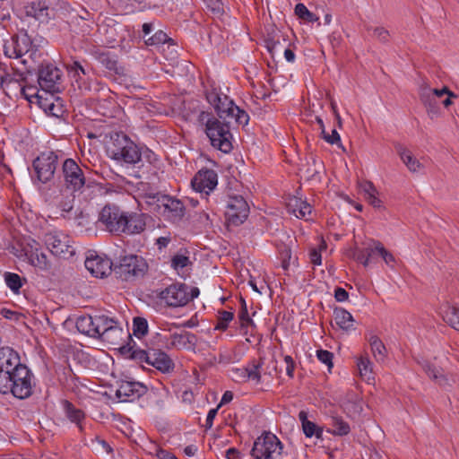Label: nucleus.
Returning a JSON list of instances; mask_svg holds the SVG:
<instances>
[{"mask_svg": "<svg viewBox=\"0 0 459 459\" xmlns=\"http://www.w3.org/2000/svg\"><path fill=\"white\" fill-rule=\"evenodd\" d=\"M63 409L65 416L72 421L80 424L81 420L84 418V413L82 410L76 408L71 402L64 400L62 402Z\"/></svg>", "mask_w": 459, "mask_h": 459, "instance_id": "obj_35", "label": "nucleus"}, {"mask_svg": "<svg viewBox=\"0 0 459 459\" xmlns=\"http://www.w3.org/2000/svg\"><path fill=\"white\" fill-rule=\"evenodd\" d=\"M40 106L44 108L47 114L52 117H60L64 114L63 107L59 102H48V100H45L44 102H40Z\"/></svg>", "mask_w": 459, "mask_h": 459, "instance_id": "obj_47", "label": "nucleus"}, {"mask_svg": "<svg viewBox=\"0 0 459 459\" xmlns=\"http://www.w3.org/2000/svg\"><path fill=\"white\" fill-rule=\"evenodd\" d=\"M107 152L111 160L138 167L143 160L150 164L157 160L153 152L148 148L139 147L124 133H115L111 135Z\"/></svg>", "mask_w": 459, "mask_h": 459, "instance_id": "obj_1", "label": "nucleus"}, {"mask_svg": "<svg viewBox=\"0 0 459 459\" xmlns=\"http://www.w3.org/2000/svg\"><path fill=\"white\" fill-rule=\"evenodd\" d=\"M206 100L213 106L219 117L218 119L229 121L230 117H233L237 106L227 95L219 92L216 89H212L206 91Z\"/></svg>", "mask_w": 459, "mask_h": 459, "instance_id": "obj_13", "label": "nucleus"}, {"mask_svg": "<svg viewBox=\"0 0 459 459\" xmlns=\"http://www.w3.org/2000/svg\"><path fill=\"white\" fill-rule=\"evenodd\" d=\"M200 290L197 287L176 282L157 292L160 301L169 307H184L197 298Z\"/></svg>", "mask_w": 459, "mask_h": 459, "instance_id": "obj_2", "label": "nucleus"}, {"mask_svg": "<svg viewBox=\"0 0 459 459\" xmlns=\"http://www.w3.org/2000/svg\"><path fill=\"white\" fill-rule=\"evenodd\" d=\"M208 9L214 14H221L223 13V4L221 0H204Z\"/></svg>", "mask_w": 459, "mask_h": 459, "instance_id": "obj_58", "label": "nucleus"}, {"mask_svg": "<svg viewBox=\"0 0 459 459\" xmlns=\"http://www.w3.org/2000/svg\"><path fill=\"white\" fill-rule=\"evenodd\" d=\"M146 393V386L139 382L123 381L116 391L120 402H132Z\"/></svg>", "mask_w": 459, "mask_h": 459, "instance_id": "obj_19", "label": "nucleus"}, {"mask_svg": "<svg viewBox=\"0 0 459 459\" xmlns=\"http://www.w3.org/2000/svg\"><path fill=\"white\" fill-rule=\"evenodd\" d=\"M317 359L325 364L328 368L333 367V353L325 350H318L316 351Z\"/></svg>", "mask_w": 459, "mask_h": 459, "instance_id": "obj_57", "label": "nucleus"}, {"mask_svg": "<svg viewBox=\"0 0 459 459\" xmlns=\"http://www.w3.org/2000/svg\"><path fill=\"white\" fill-rule=\"evenodd\" d=\"M239 377H243L245 380L254 381L255 384L260 383L262 374V363H252L247 368L237 369Z\"/></svg>", "mask_w": 459, "mask_h": 459, "instance_id": "obj_29", "label": "nucleus"}, {"mask_svg": "<svg viewBox=\"0 0 459 459\" xmlns=\"http://www.w3.org/2000/svg\"><path fill=\"white\" fill-rule=\"evenodd\" d=\"M62 171L67 188L74 192L80 191L86 184L82 169L73 159H66L64 161Z\"/></svg>", "mask_w": 459, "mask_h": 459, "instance_id": "obj_15", "label": "nucleus"}, {"mask_svg": "<svg viewBox=\"0 0 459 459\" xmlns=\"http://www.w3.org/2000/svg\"><path fill=\"white\" fill-rule=\"evenodd\" d=\"M443 319L451 327L459 331V308L446 304L442 308Z\"/></svg>", "mask_w": 459, "mask_h": 459, "instance_id": "obj_32", "label": "nucleus"}, {"mask_svg": "<svg viewBox=\"0 0 459 459\" xmlns=\"http://www.w3.org/2000/svg\"><path fill=\"white\" fill-rule=\"evenodd\" d=\"M281 39H282L284 42L286 41L280 30L273 31L272 35H268L267 38H265V47L272 56H274L276 53L283 51L284 46L281 43Z\"/></svg>", "mask_w": 459, "mask_h": 459, "instance_id": "obj_30", "label": "nucleus"}, {"mask_svg": "<svg viewBox=\"0 0 459 459\" xmlns=\"http://www.w3.org/2000/svg\"><path fill=\"white\" fill-rule=\"evenodd\" d=\"M233 312L224 310L219 312L218 323L215 326V329L225 331L228 328L229 323L233 319Z\"/></svg>", "mask_w": 459, "mask_h": 459, "instance_id": "obj_51", "label": "nucleus"}, {"mask_svg": "<svg viewBox=\"0 0 459 459\" xmlns=\"http://www.w3.org/2000/svg\"><path fill=\"white\" fill-rule=\"evenodd\" d=\"M149 366H152L162 373H169L174 368V362L167 353L160 350H151Z\"/></svg>", "mask_w": 459, "mask_h": 459, "instance_id": "obj_23", "label": "nucleus"}, {"mask_svg": "<svg viewBox=\"0 0 459 459\" xmlns=\"http://www.w3.org/2000/svg\"><path fill=\"white\" fill-rule=\"evenodd\" d=\"M121 350H122V352H125L126 351L130 352L129 357L132 359H134L139 363L145 362L146 364H148L150 361L151 350L144 351V350H141V349H134V348H126V347H122Z\"/></svg>", "mask_w": 459, "mask_h": 459, "instance_id": "obj_40", "label": "nucleus"}, {"mask_svg": "<svg viewBox=\"0 0 459 459\" xmlns=\"http://www.w3.org/2000/svg\"><path fill=\"white\" fill-rule=\"evenodd\" d=\"M364 258H394V255L389 253L387 249L384 247V245L376 240H371L368 246L365 247V254H363Z\"/></svg>", "mask_w": 459, "mask_h": 459, "instance_id": "obj_26", "label": "nucleus"}, {"mask_svg": "<svg viewBox=\"0 0 459 459\" xmlns=\"http://www.w3.org/2000/svg\"><path fill=\"white\" fill-rule=\"evenodd\" d=\"M299 419L301 421L302 429L307 437L315 436L316 438H322L323 429L307 420V413L305 411H299Z\"/></svg>", "mask_w": 459, "mask_h": 459, "instance_id": "obj_27", "label": "nucleus"}, {"mask_svg": "<svg viewBox=\"0 0 459 459\" xmlns=\"http://www.w3.org/2000/svg\"><path fill=\"white\" fill-rule=\"evenodd\" d=\"M170 39L161 30H157L152 36L145 39V44L148 46H159L169 41Z\"/></svg>", "mask_w": 459, "mask_h": 459, "instance_id": "obj_50", "label": "nucleus"}, {"mask_svg": "<svg viewBox=\"0 0 459 459\" xmlns=\"http://www.w3.org/2000/svg\"><path fill=\"white\" fill-rule=\"evenodd\" d=\"M45 243L52 255L59 258H68L74 255L75 248L69 245V241L52 234L46 236Z\"/></svg>", "mask_w": 459, "mask_h": 459, "instance_id": "obj_18", "label": "nucleus"}, {"mask_svg": "<svg viewBox=\"0 0 459 459\" xmlns=\"http://www.w3.org/2000/svg\"><path fill=\"white\" fill-rule=\"evenodd\" d=\"M76 328L77 330L90 337L94 338V320L93 316L90 315L81 316L76 320Z\"/></svg>", "mask_w": 459, "mask_h": 459, "instance_id": "obj_33", "label": "nucleus"}, {"mask_svg": "<svg viewBox=\"0 0 459 459\" xmlns=\"http://www.w3.org/2000/svg\"><path fill=\"white\" fill-rule=\"evenodd\" d=\"M12 248L17 258H47V255L39 251L40 244L30 238L16 240Z\"/></svg>", "mask_w": 459, "mask_h": 459, "instance_id": "obj_17", "label": "nucleus"}, {"mask_svg": "<svg viewBox=\"0 0 459 459\" xmlns=\"http://www.w3.org/2000/svg\"><path fill=\"white\" fill-rule=\"evenodd\" d=\"M230 118L234 119L237 124L243 125V126L247 125V123L249 121L248 114L245 110L240 109L238 106L234 111L233 117H230Z\"/></svg>", "mask_w": 459, "mask_h": 459, "instance_id": "obj_56", "label": "nucleus"}, {"mask_svg": "<svg viewBox=\"0 0 459 459\" xmlns=\"http://www.w3.org/2000/svg\"><path fill=\"white\" fill-rule=\"evenodd\" d=\"M126 212L115 204L105 205L100 212L99 221L110 233L120 235L126 225Z\"/></svg>", "mask_w": 459, "mask_h": 459, "instance_id": "obj_7", "label": "nucleus"}, {"mask_svg": "<svg viewBox=\"0 0 459 459\" xmlns=\"http://www.w3.org/2000/svg\"><path fill=\"white\" fill-rule=\"evenodd\" d=\"M13 377V372L0 368V393L8 394L9 386Z\"/></svg>", "mask_w": 459, "mask_h": 459, "instance_id": "obj_49", "label": "nucleus"}, {"mask_svg": "<svg viewBox=\"0 0 459 459\" xmlns=\"http://www.w3.org/2000/svg\"><path fill=\"white\" fill-rule=\"evenodd\" d=\"M170 339V345L177 349L195 351L197 343L196 335L189 332L175 333L171 334Z\"/></svg>", "mask_w": 459, "mask_h": 459, "instance_id": "obj_24", "label": "nucleus"}, {"mask_svg": "<svg viewBox=\"0 0 459 459\" xmlns=\"http://www.w3.org/2000/svg\"><path fill=\"white\" fill-rule=\"evenodd\" d=\"M32 378L33 374L25 365L18 368L13 374L8 394L19 399L28 398L32 394Z\"/></svg>", "mask_w": 459, "mask_h": 459, "instance_id": "obj_8", "label": "nucleus"}, {"mask_svg": "<svg viewBox=\"0 0 459 459\" xmlns=\"http://www.w3.org/2000/svg\"><path fill=\"white\" fill-rule=\"evenodd\" d=\"M367 30L368 31L372 30L373 37L376 38L377 40H379L382 43H387L389 41L390 33L384 27L372 28V27L368 26Z\"/></svg>", "mask_w": 459, "mask_h": 459, "instance_id": "obj_52", "label": "nucleus"}, {"mask_svg": "<svg viewBox=\"0 0 459 459\" xmlns=\"http://www.w3.org/2000/svg\"><path fill=\"white\" fill-rule=\"evenodd\" d=\"M149 205H156L160 213L174 222H178L185 216L186 208L179 199L160 193L146 195Z\"/></svg>", "mask_w": 459, "mask_h": 459, "instance_id": "obj_5", "label": "nucleus"}, {"mask_svg": "<svg viewBox=\"0 0 459 459\" xmlns=\"http://www.w3.org/2000/svg\"><path fill=\"white\" fill-rule=\"evenodd\" d=\"M249 206L241 195L230 196L226 204L225 216L229 224L238 226L248 217Z\"/></svg>", "mask_w": 459, "mask_h": 459, "instance_id": "obj_12", "label": "nucleus"}, {"mask_svg": "<svg viewBox=\"0 0 459 459\" xmlns=\"http://www.w3.org/2000/svg\"><path fill=\"white\" fill-rule=\"evenodd\" d=\"M295 14L299 18L308 22L318 21V17L310 12L304 4H297L295 6Z\"/></svg>", "mask_w": 459, "mask_h": 459, "instance_id": "obj_46", "label": "nucleus"}, {"mask_svg": "<svg viewBox=\"0 0 459 459\" xmlns=\"http://www.w3.org/2000/svg\"><path fill=\"white\" fill-rule=\"evenodd\" d=\"M333 318L335 324L344 332L348 333L356 329L353 316L344 308L336 307L333 310Z\"/></svg>", "mask_w": 459, "mask_h": 459, "instance_id": "obj_25", "label": "nucleus"}, {"mask_svg": "<svg viewBox=\"0 0 459 459\" xmlns=\"http://www.w3.org/2000/svg\"><path fill=\"white\" fill-rule=\"evenodd\" d=\"M94 320V338L100 339L112 345L119 344L125 335L124 330L115 317L106 315H96Z\"/></svg>", "mask_w": 459, "mask_h": 459, "instance_id": "obj_3", "label": "nucleus"}, {"mask_svg": "<svg viewBox=\"0 0 459 459\" xmlns=\"http://www.w3.org/2000/svg\"><path fill=\"white\" fill-rule=\"evenodd\" d=\"M66 68L69 72L74 73V78L78 83L79 88H82V75H86L87 72L79 61H73L71 64L66 65Z\"/></svg>", "mask_w": 459, "mask_h": 459, "instance_id": "obj_43", "label": "nucleus"}, {"mask_svg": "<svg viewBox=\"0 0 459 459\" xmlns=\"http://www.w3.org/2000/svg\"><path fill=\"white\" fill-rule=\"evenodd\" d=\"M326 242L324 239H320L318 246L310 249V258H322L323 251L326 250Z\"/></svg>", "mask_w": 459, "mask_h": 459, "instance_id": "obj_59", "label": "nucleus"}, {"mask_svg": "<svg viewBox=\"0 0 459 459\" xmlns=\"http://www.w3.org/2000/svg\"><path fill=\"white\" fill-rule=\"evenodd\" d=\"M423 369L425 373L429 376V377L435 381L439 385H450L447 377L443 374V370L441 368H437L434 365L427 362L423 365Z\"/></svg>", "mask_w": 459, "mask_h": 459, "instance_id": "obj_31", "label": "nucleus"}, {"mask_svg": "<svg viewBox=\"0 0 459 459\" xmlns=\"http://www.w3.org/2000/svg\"><path fill=\"white\" fill-rule=\"evenodd\" d=\"M205 132L214 148L225 153L232 150L230 121H221L216 117L209 118L205 124Z\"/></svg>", "mask_w": 459, "mask_h": 459, "instance_id": "obj_4", "label": "nucleus"}, {"mask_svg": "<svg viewBox=\"0 0 459 459\" xmlns=\"http://www.w3.org/2000/svg\"><path fill=\"white\" fill-rule=\"evenodd\" d=\"M74 13H72V20L81 19L82 21H89L91 18V14L84 8L79 10H74Z\"/></svg>", "mask_w": 459, "mask_h": 459, "instance_id": "obj_61", "label": "nucleus"}, {"mask_svg": "<svg viewBox=\"0 0 459 459\" xmlns=\"http://www.w3.org/2000/svg\"><path fill=\"white\" fill-rule=\"evenodd\" d=\"M133 332L136 337H142L148 332V323L143 317H134Z\"/></svg>", "mask_w": 459, "mask_h": 459, "instance_id": "obj_48", "label": "nucleus"}, {"mask_svg": "<svg viewBox=\"0 0 459 459\" xmlns=\"http://www.w3.org/2000/svg\"><path fill=\"white\" fill-rule=\"evenodd\" d=\"M99 62L102 64L109 71H114L116 74H118L117 61L114 56L110 55L108 52L100 53L97 56Z\"/></svg>", "mask_w": 459, "mask_h": 459, "instance_id": "obj_45", "label": "nucleus"}, {"mask_svg": "<svg viewBox=\"0 0 459 459\" xmlns=\"http://www.w3.org/2000/svg\"><path fill=\"white\" fill-rule=\"evenodd\" d=\"M334 298L338 302L346 301L349 298V293L341 287H338L334 290Z\"/></svg>", "mask_w": 459, "mask_h": 459, "instance_id": "obj_62", "label": "nucleus"}, {"mask_svg": "<svg viewBox=\"0 0 459 459\" xmlns=\"http://www.w3.org/2000/svg\"><path fill=\"white\" fill-rule=\"evenodd\" d=\"M312 208L308 203L302 200V205H300L299 214H298V218H305L306 215L310 214Z\"/></svg>", "mask_w": 459, "mask_h": 459, "instance_id": "obj_63", "label": "nucleus"}, {"mask_svg": "<svg viewBox=\"0 0 459 459\" xmlns=\"http://www.w3.org/2000/svg\"><path fill=\"white\" fill-rule=\"evenodd\" d=\"M325 141L330 144H336L338 147L342 148V150L344 151V148L342 147V145L341 143L340 134L336 131V129H333L331 134H328V135H325Z\"/></svg>", "mask_w": 459, "mask_h": 459, "instance_id": "obj_60", "label": "nucleus"}, {"mask_svg": "<svg viewBox=\"0 0 459 459\" xmlns=\"http://www.w3.org/2000/svg\"><path fill=\"white\" fill-rule=\"evenodd\" d=\"M360 193L363 194L364 198L371 195H378V191L371 181H362L359 184Z\"/></svg>", "mask_w": 459, "mask_h": 459, "instance_id": "obj_55", "label": "nucleus"}, {"mask_svg": "<svg viewBox=\"0 0 459 459\" xmlns=\"http://www.w3.org/2000/svg\"><path fill=\"white\" fill-rule=\"evenodd\" d=\"M74 202V196L72 194L69 195H61V196H56L53 200V204L57 206L63 212H69L73 210Z\"/></svg>", "mask_w": 459, "mask_h": 459, "instance_id": "obj_41", "label": "nucleus"}, {"mask_svg": "<svg viewBox=\"0 0 459 459\" xmlns=\"http://www.w3.org/2000/svg\"><path fill=\"white\" fill-rule=\"evenodd\" d=\"M85 268L96 278H104L114 273L115 260H84Z\"/></svg>", "mask_w": 459, "mask_h": 459, "instance_id": "obj_20", "label": "nucleus"}, {"mask_svg": "<svg viewBox=\"0 0 459 459\" xmlns=\"http://www.w3.org/2000/svg\"><path fill=\"white\" fill-rule=\"evenodd\" d=\"M114 273L123 281L143 278L149 270L146 260H115Z\"/></svg>", "mask_w": 459, "mask_h": 459, "instance_id": "obj_9", "label": "nucleus"}, {"mask_svg": "<svg viewBox=\"0 0 459 459\" xmlns=\"http://www.w3.org/2000/svg\"><path fill=\"white\" fill-rule=\"evenodd\" d=\"M171 267L181 279L186 280L191 274L192 262L190 260H171Z\"/></svg>", "mask_w": 459, "mask_h": 459, "instance_id": "obj_38", "label": "nucleus"}, {"mask_svg": "<svg viewBox=\"0 0 459 459\" xmlns=\"http://www.w3.org/2000/svg\"><path fill=\"white\" fill-rule=\"evenodd\" d=\"M397 152L411 172H417L422 168V164L417 160L412 153L406 148L399 145L397 146Z\"/></svg>", "mask_w": 459, "mask_h": 459, "instance_id": "obj_28", "label": "nucleus"}, {"mask_svg": "<svg viewBox=\"0 0 459 459\" xmlns=\"http://www.w3.org/2000/svg\"><path fill=\"white\" fill-rule=\"evenodd\" d=\"M281 448L277 437L268 433L255 441L251 455L255 459H277L281 455Z\"/></svg>", "mask_w": 459, "mask_h": 459, "instance_id": "obj_6", "label": "nucleus"}, {"mask_svg": "<svg viewBox=\"0 0 459 459\" xmlns=\"http://www.w3.org/2000/svg\"><path fill=\"white\" fill-rule=\"evenodd\" d=\"M300 205H302V200L299 197H290L287 202V210L290 213L294 214L298 218L299 214Z\"/></svg>", "mask_w": 459, "mask_h": 459, "instance_id": "obj_53", "label": "nucleus"}, {"mask_svg": "<svg viewBox=\"0 0 459 459\" xmlns=\"http://www.w3.org/2000/svg\"><path fill=\"white\" fill-rule=\"evenodd\" d=\"M4 281L8 288L15 294L20 293V289L22 287V278L14 273L6 272L4 274Z\"/></svg>", "mask_w": 459, "mask_h": 459, "instance_id": "obj_42", "label": "nucleus"}, {"mask_svg": "<svg viewBox=\"0 0 459 459\" xmlns=\"http://www.w3.org/2000/svg\"><path fill=\"white\" fill-rule=\"evenodd\" d=\"M358 368L360 377L368 382L375 379L373 373V365L368 357H361L358 361Z\"/></svg>", "mask_w": 459, "mask_h": 459, "instance_id": "obj_36", "label": "nucleus"}, {"mask_svg": "<svg viewBox=\"0 0 459 459\" xmlns=\"http://www.w3.org/2000/svg\"><path fill=\"white\" fill-rule=\"evenodd\" d=\"M35 271L41 275L53 274L56 265L51 260H29Z\"/></svg>", "mask_w": 459, "mask_h": 459, "instance_id": "obj_37", "label": "nucleus"}, {"mask_svg": "<svg viewBox=\"0 0 459 459\" xmlns=\"http://www.w3.org/2000/svg\"><path fill=\"white\" fill-rule=\"evenodd\" d=\"M147 215L145 213L126 212V225L123 226L122 233L127 235L140 234L146 227Z\"/></svg>", "mask_w": 459, "mask_h": 459, "instance_id": "obj_21", "label": "nucleus"}, {"mask_svg": "<svg viewBox=\"0 0 459 459\" xmlns=\"http://www.w3.org/2000/svg\"><path fill=\"white\" fill-rule=\"evenodd\" d=\"M369 344L376 359L383 361L386 355V349L382 341L377 336L374 335L370 337Z\"/></svg>", "mask_w": 459, "mask_h": 459, "instance_id": "obj_39", "label": "nucleus"}, {"mask_svg": "<svg viewBox=\"0 0 459 459\" xmlns=\"http://www.w3.org/2000/svg\"><path fill=\"white\" fill-rule=\"evenodd\" d=\"M332 427L333 430L331 432L338 436L347 435L351 430L349 424L337 416L332 417Z\"/></svg>", "mask_w": 459, "mask_h": 459, "instance_id": "obj_44", "label": "nucleus"}, {"mask_svg": "<svg viewBox=\"0 0 459 459\" xmlns=\"http://www.w3.org/2000/svg\"><path fill=\"white\" fill-rule=\"evenodd\" d=\"M195 191L208 195L218 185V175L211 169H200L191 181Z\"/></svg>", "mask_w": 459, "mask_h": 459, "instance_id": "obj_16", "label": "nucleus"}, {"mask_svg": "<svg viewBox=\"0 0 459 459\" xmlns=\"http://www.w3.org/2000/svg\"><path fill=\"white\" fill-rule=\"evenodd\" d=\"M58 164V157L54 152H42L32 163L39 182L45 184L49 182L55 174Z\"/></svg>", "mask_w": 459, "mask_h": 459, "instance_id": "obj_11", "label": "nucleus"}, {"mask_svg": "<svg viewBox=\"0 0 459 459\" xmlns=\"http://www.w3.org/2000/svg\"><path fill=\"white\" fill-rule=\"evenodd\" d=\"M445 94H446L449 97H457L446 86L439 90L431 89L429 85L425 83L420 86V99L423 105L426 107L427 111L431 117L432 115H437L438 113V103L437 98H440Z\"/></svg>", "mask_w": 459, "mask_h": 459, "instance_id": "obj_14", "label": "nucleus"}, {"mask_svg": "<svg viewBox=\"0 0 459 459\" xmlns=\"http://www.w3.org/2000/svg\"><path fill=\"white\" fill-rule=\"evenodd\" d=\"M170 242V237H160L156 239L155 244L159 250H162L163 248L167 247Z\"/></svg>", "mask_w": 459, "mask_h": 459, "instance_id": "obj_64", "label": "nucleus"}, {"mask_svg": "<svg viewBox=\"0 0 459 459\" xmlns=\"http://www.w3.org/2000/svg\"><path fill=\"white\" fill-rule=\"evenodd\" d=\"M23 366L24 365L21 363L18 352L13 349L10 347L0 348V368L9 370L13 374L18 370V368Z\"/></svg>", "mask_w": 459, "mask_h": 459, "instance_id": "obj_22", "label": "nucleus"}, {"mask_svg": "<svg viewBox=\"0 0 459 459\" xmlns=\"http://www.w3.org/2000/svg\"><path fill=\"white\" fill-rule=\"evenodd\" d=\"M38 82L47 92H58L62 87V72L52 64H42L38 73Z\"/></svg>", "mask_w": 459, "mask_h": 459, "instance_id": "obj_10", "label": "nucleus"}, {"mask_svg": "<svg viewBox=\"0 0 459 459\" xmlns=\"http://www.w3.org/2000/svg\"><path fill=\"white\" fill-rule=\"evenodd\" d=\"M241 307L238 313V318L241 322V326H246L249 324H253L252 319L250 318L247 311V303L244 299H240Z\"/></svg>", "mask_w": 459, "mask_h": 459, "instance_id": "obj_54", "label": "nucleus"}, {"mask_svg": "<svg viewBox=\"0 0 459 459\" xmlns=\"http://www.w3.org/2000/svg\"><path fill=\"white\" fill-rule=\"evenodd\" d=\"M321 167V162L316 161L314 157H310V161L308 160L306 166L300 168L299 172L306 180H314L319 174Z\"/></svg>", "mask_w": 459, "mask_h": 459, "instance_id": "obj_34", "label": "nucleus"}]
</instances>
